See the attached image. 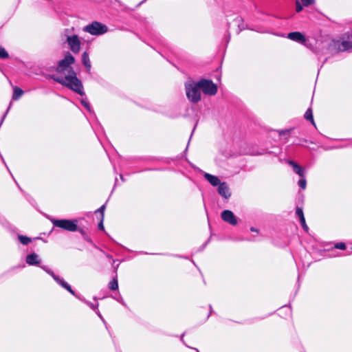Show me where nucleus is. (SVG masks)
Wrapping results in <instances>:
<instances>
[{
    "label": "nucleus",
    "mask_w": 352,
    "mask_h": 352,
    "mask_svg": "<svg viewBox=\"0 0 352 352\" xmlns=\"http://www.w3.org/2000/svg\"><path fill=\"white\" fill-rule=\"evenodd\" d=\"M48 274H50L59 285H60L63 287L67 289L69 293H71L73 295L75 294L74 290L72 289L70 285L63 279L56 276L53 272H48Z\"/></svg>",
    "instance_id": "obj_9"
},
{
    "label": "nucleus",
    "mask_w": 352,
    "mask_h": 352,
    "mask_svg": "<svg viewBox=\"0 0 352 352\" xmlns=\"http://www.w3.org/2000/svg\"><path fill=\"white\" fill-rule=\"evenodd\" d=\"M47 273H48V272H52V270L47 269L45 266H42L41 267Z\"/></svg>",
    "instance_id": "obj_31"
},
{
    "label": "nucleus",
    "mask_w": 352,
    "mask_h": 352,
    "mask_svg": "<svg viewBox=\"0 0 352 352\" xmlns=\"http://www.w3.org/2000/svg\"><path fill=\"white\" fill-rule=\"evenodd\" d=\"M81 103L87 110L90 111V106L88 102L85 100H82Z\"/></svg>",
    "instance_id": "obj_29"
},
{
    "label": "nucleus",
    "mask_w": 352,
    "mask_h": 352,
    "mask_svg": "<svg viewBox=\"0 0 352 352\" xmlns=\"http://www.w3.org/2000/svg\"><path fill=\"white\" fill-rule=\"evenodd\" d=\"M105 209V205H102L96 212H99L101 214V218L104 219V211Z\"/></svg>",
    "instance_id": "obj_27"
},
{
    "label": "nucleus",
    "mask_w": 352,
    "mask_h": 352,
    "mask_svg": "<svg viewBox=\"0 0 352 352\" xmlns=\"http://www.w3.org/2000/svg\"><path fill=\"white\" fill-rule=\"evenodd\" d=\"M300 223H301V226H302V228L306 232H307L309 228H308V226H307V224L305 223V218H302L301 219H300Z\"/></svg>",
    "instance_id": "obj_25"
},
{
    "label": "nucleus",
    "mask_w": 352,
    "mask_h": 352,
    "mask_svg": "<svg viewBox=\"0 0 352 352\" xmlns=\"http://www.w3.org/2000/svg\"><path fill=\"white\" fill-rule=\"evenodd\" d=\"M288 164L293 167L294 171L298 174L299 176L303 177L305 176V170L302 169L301 166L295 163L292 160H289Z\"/></svg>",
    "instance_id": "obj_14"
},
{
    "label": "nucleus",
    "mask_w": 352,
    "mask_h": 352,
    "mask_svg": "<svg viewBox=\"0 0 352 352\" xmlns=\"http://www.w3.org/2000/svg\"><path fill=\"white\" fill-rule=\"evenodd\" d=\"M67 43L71 51L74 54H78L80 51V41L77 35L68 36Z\"/></svg>",
    "instance_id": "obj_7"
},
{
    "label": "nucleus",
    "mask_w": 352,
    "mask_h": 352,
    "mask_svg": "<svg viewBox=\"0 0 352 352\" xmlns=\"http://www.w3.org/2000/svg\"><path fill=\"white\" fill-rule=\"evenodd\" d=\"M20 242L23 245H28L30 241V238L25 236H19Z\"/></svg>",
    "instance_id": "obj_19"
},
{
    "label": "nucleus",
    "mask_w": 352,
    "mask_h": 352,
    "mask_svg": "<svg viewBox=\"0 0 352 352\" xmlns=\"http://www.w3.org/2000/svg\"><path fill=\"white\" fill-rule=\"evenodd\" d=\"M197 85L206 95L214 96L217 92V86L210 80L202 79L197 82Z\"/></svg>",
    "instance_id": "obj_4"
},
{
    "label": "nucleus",
    "mask_w": 352,
    "mask_h": 352,
    "mask_svg": "<svg viewBox=\"0 0 352 352\" xmlns=\"http://www.w3.org/2000/svg\"><path fill=\"white\" fill-rule=\"evenodd\" d=\"M103 219H100V222L98 224V228L101 230H104V226H103Z\"/></svg>",
    "instance_id": "obj_30"
},
{
    "label": "nucleus",
    "mask_w": 352,
    "mask_h": 352,
    "mask_svg": "<svg viewBox=\"0 0 352 352\" xmlns=\"http://www.w3.org/2000/svg\"><path fill=\"white\" fill-rule=\"evenodd\" d=\"M109 287L111 290H116L118 288V283L117 278H114L109 283Z\"/></svg>",
    "instance_id": "obj_18"
},
{
    "label": "nucleus",
    "mask_w": 352,
    "mask_h": 352,
    "mask_svg": "<svg viewBox=\"0 0 352 352\" xmlns=\"http://www.w3.org/2000/svg\"><path fill=\"white\" fill-rule=\"evenodd\" d=\"M296 214L299 217L300 219H301L302 218H305L302 209L300 208H296Z\"/></svg>",
    "instance_id": "obj_23"
},
{
    "label": "nucleus",
    "mask_w": 352,
    "mask_h": 352,
    "mask_svg": "<svg viewBox=\"0 0 352 352\" xmlns=\"http://www.w3.org/2000/svg\"><path fill=\"white\" fill-rule=\"evenodd\" d=\"M82 62L85 67L87 68V70L90 71L91 65L89 58V54L87 52H83L82 54Z\"/></svg>",
    "instance_id": "obj_15"
},
{
    "label": "nucleus",
    "mask_w": 352,
    "mask_h": 352,
    "mask_svg": "<svg viewBox=\"0 0 352 352\" xmlns=\"http://www.w3.org/2000/svg\"><path fill=\"white\" fill-rule=\"evenodd\" d=\"M221 217L225 222H227L232 226H235L237 224L236 217L231 210H223L221 212Z\"/></svg>",
    "instance_id": "obj_8"
},
{
    "label": "nucleus",
    "mask_w": 352,
    "mask_h": 352,
    "mask_svg": "<svg viewBox=\"0 0 352 352\" xmlns=\"http://www.w3.org/2000/svg\"><path fill=\"white\" fill-rule=\"evenodd\" d=\"M340 51H345L352 48V31L344 34L342 41L337 44Z\"/></svg>",
    "instance_id": "obj_6"
},
{
    "label": "nucleus",
    "mask_w": 352,
    "mask_h": 352,
    "mask_svg": "<svg viewBox=\"0 0 352 352\" xmlns=\"http://www.w3.org/2000/svg\"><path fill=\"white\" fill-rule=\"evenodd\" d=\"M302 4L305 7H309V6L314 5L316 3V0H300Z\"/></svg>",
    "instance_id": "obj_21"
},
{
    "label": "nucleus",
    "mask_w": 352,
    "mask_h": 352,
    "mask_svg": "<svg viewBox=\"0 0 352 352\" xmlns=\"http://www.w3.org/2000/svg\"><path fill=\"white\" fill-rule=\"evenodd\" d=\"M291 130L292 129L280 130V131H278V134L280 135H286V134H289Z\"/></svg>",
    "instance_id": "obj_28"
},
{
    "label": "nucleus",
    "mask_w": 352,
    "mask_h": 352,
    "mask_svg": "<svg viewBox=\"0 0 352 352\" xmlns=\"http://www.w3.org/2000/svg\"><path fill=\"white\" fill-rule=\"evenodd\" d=\"M185 88L186 96L190 102L197 103L201 100L200 88L197 85V82L186 84Z\"/></svg>",
    "instance_id": "obj_2"
},
{
    "label": "nucleus",
    "mask_w": 352,
    "mask_h": 352,
    "mask_svg": "<svg viewBox=\"0 0 352 352\" xmlns=\"http://www.w3.org/2000/svg\"><path fill=\"white\" fill-rule=\"evenodd\" d=\"M335 247L340 250H345L346 249V245L344 243H338L335 245Z\"/></svg>",
    "instance_id": "obj_26"
},
{
    "label": "nucleus",
    "mask_w": 352,
    "mask_h": 352,
    "mask_svg": "<svg viewBox=\"0 0 352 352\" xmlns=\"http://www.w3.org/2000/svg\"><path fill=\"white\" fill-rule=\"evenodd\" d=\"M305 118L309 121H310L314 125H315V122H314V118H313V114H312V110L311 109H308L307 110V111L305 112Z\"/></svg>",
    "instance_id": "obj_17"
},
{
    "label": "nucleus",
    "mask_w": 352,
    "mask_h": 352,
    "mask_svg": "<svg viewBox=\"0 0 352 352\" xmlns=\"http://www.w3.org/2000/svg\"><path fill=\"white\" fill-rule=\"evenodd\" d=\"M53 225L63 230L74 232L77 230L76 221L68 219H53Z\"/></svg>",
    "instance_id": "obj_3"
},
{
    "label": "nucleus",
    "mask_w": 352,
    "mask_h": 352,
    "mask_svg": "<svg viewBox=\"0 0 352 352\" xmlns=\"http://www.w3.org/2000/svg\"><path fill=\"white\" fill-rule=\"evenodd\" d=\"M47 273H48V272H52V270L47 269L45 266H42L41 267Z\"/></svg>",
    "instance_id": "obj_32"
},
{
    "label": "nucleus",
    "mask_w": 352,
    "mask_h": 352,
    "mask_svg": "<svg viewBox=\"0 0 352 352\" xmlns=\"http://www.w3.org/2000/svg\"><path fill=\"white\" fill-rule=\"evenodd\" d=\"M197 352H199V351H197Z\"/></svg>",
    "instance_id": "obj_34"
},
{
    "label": "nucleus",
    "mask_w": 352,
    "mask_h": 352,
    "mask_svg": "<svg viewBox=\"0 0 352 352\" xmlns=\"http://www.w3.org/2000/svg\"><path fill=\"white\" fill-rule=\"evenodd\" d=\"M9 55L8 53L6 51V50L0 46V58H8Z\"/></svg>",
    "instance_id": "obj_20"
},
{
    "label": "nucleus",
    "mask_w": 352,
    "mask_h": 352,
    "mask_svg": "<svg viewBox=\"0 0 352 352\" xmlns=\"http://www.w3.org/2000/svg\"><path fill=\"white\" fill-rule=\"evenodd\" d=\"M75 62L74 57L67 53L65 58L58 62L56 71L64 75V77H58L54 75L51 78L69 89L73 90L80 96H84L83 86L81 81L77 78L76 73L71 67Z\"/></svg>",
    "instance_id": "obj_1"
},
{
    "label": "nucleus",
    "mask_w": 352,
    "mask_h": 352,
    "mask_svg": "<svg viewBox=\"0 0 352 352\" xmlns=\"http://www.w3.org/2000/svg\"><path fill=\"white\" fill-rule=\"evenodd\" d=\"M218 192L225 199H228L231 196L229 186L226 182H222L218 186Z\"/></svg>",
    "instance_id": "obj_10"
},
{
    "label": "nucleus",
    "mask_w": 352,
    "mask_h": 352,
    "mask_svg": "<svg viewBox=\"0 0 352 352\" xmlns=\"http://www.w3.org/2000/svg\"><path fill=\"white\" fill-rule=\"evenodd\" d=\"M23 94V91L18 87H15L13 91L12 99L14 100H18Z\"/></svg>",
    "instance_id": "obj_16"
},
{
    "label": "nucleus",
    "mask_w": 352,
    "mask_h": 352,
    "mask_svg": "<svg viewBox=\"0 0 352 352\" xmlns=\"http://www.w3.org/2000/svg\"><path fill=\"white\" fill-rule=\"evenodd\" d=\"M107 27L99 22L94 21L83 28L85 32H89L92 35H100L107 32Z\"/></svg>",
    "instance_id": "obj_5"
},
{
    "label": "nucleus",
    "mask_w": 352,
    "mask_h": 352,
    "mask_svg": "<svg viewBox=\"0 0 352 352\" xmlns=\"http://www.w3.org/2000/svg\"><path fill=\"white\" fill-rule=\"evenodd\" d=\"M287 38L300 43H304L306 41L305 36L299 32H293L289 33Z\"/></svg>",
    "instance_id": "obj_11"
},
{
    "label": "nucleus",
    "mask_w": 352,
    "mask_h": 352,
    "mask_svg": "<svg viewBox=\"0 0 352 352\" xmlns=\"http://www.w3.org/2000/svg\"><path fill=\"white\" fill-rule=\"evenodd\" d=\"M250 230H251L252 232H258V230H257V229H256V228H254V227H252V228H250Z\"/></svg>",
    "instance_id": "obj_33"
},
{
    "label": "nucleus",
    "mask_w": 352,
    "mask_h": 352,
    "mask_svg": "<svg viewBox=\"0 0 352 352\" xmlns=\"http://www.w3.org/2000/svg\"><path fill=\"white\" fill-rule=\"evenodd\" d=\"M204 177L213 186H219L222 183V182H221L219 177H217V176H214V175H210L209 173H205Z\"/></svg>",
    "instance_id": "obj_12"
},
{
    "label": "nucleus",
    "mask_w": 352,
    "mask_h": 352,
    "mask_svg": "<svg viewBox=\"0 0 352 352\" xmlns=\"http://www.w3.org/2000/svg\"><path fill=\"white\" fill-rule=\"evenodd\" d=\"M307 182L305 179H301L298 181V185L301 188L305 189L306 188Z\"/></svg>",
    "instance_id": "obj_24"
},
{
    "label": "nucleus",
    "mask_w": 352,
    "mask_h": 352,
    "mask_svg": "<svg viewBox=\"0 0 352 352\" xmlns=\"http://www.w3.org/2000/svg\"><path fill=\"white\" fill-rule=\"evenodd\" d=\"M295 5H296V12H300L303 9V5L302 4V3H300L299 1V0H296L295 1Z\"/></svg>",
    "instance_id": "obj_22"
},
{
    "label": "nucleus",
    "mask_w": 352,
    "mask_h": 352,
    "mask_svg": "<svg viewBox=\"0 0 352 352\" xmlns=\"http://www.w3.org/2000/svg\"><path fill=\"white\" fill-rule=\"evenodd\" d=\"M26 262L30 265H38L41 263L39 256L36 253L28 254L26 257Z\"/></svg>",
    "instance_id": "obj_13"
}]
</instances>
